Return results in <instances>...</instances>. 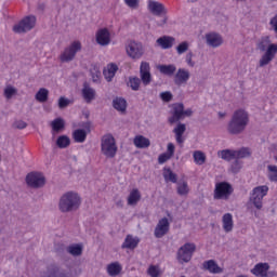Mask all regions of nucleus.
<instances>
[{"label": "nucleus", "mask_w": 277, "mask_h": 277, "mask_svg": "<svg viewBox=\"0 0 277 277\" xmlns=\"http://www.w3.org/2000/svg\"><path fill=\"white\" fill-rule=\"evenodd\" d=\"M250 124V114L246 109H237L233 113L227 123V132L229 135H241Z\"/></svg>", "instance_id": "f257e3e1"}, {"label": "nucleus", "mask_w": 277, "mask_h": 277, "mask_svg": "<svg viewBox=\"0 0 277 277\" xmlns=\"http://www.w3.org/2000/svg\"><path fill=\"white\" fill-rule=\"evenodd\" d=\"M256 50L261 51V53H264L260 58L259 63L260 68H263L276 57L277 44L272 43V39H269V36H264L258 40Z\"/></svg>", "instance_id": "f03ea898"}, {"label": "nucleus", "mask_w": 277, "mask_h": 277, "mask_svg": "<svg viewBox=\"0 0 277 277\" xmlns=\"http://www.w3.org/2000/svg\"><path fill=\"white\" fill-rule=\"evenodd\" d=\"M81 207V197L75 192H67L60 198L58 209L61 213H72Z\"/></svg>", "instance_id": "7ed1b4c3"}, {"label": "nucleus", "mask_w": 277, "mask_h": 277, "mask_svg": "<svg viewBox=\"0 0 277 277\" xmlns=\"http://www.w3.org/2000/svg\"><path fill=\"white\" fill-rule=\"evenodd\" d=\"M102 154L108 159H114L118 153V146H116V138L114 135L107 134L103 136L101 143Z\"/></svg>", "instance_id": "20e7f679"}, {"label": "nucleus", "mask_w": 277, "mask_h": 277, "mask_svg": "<svg viewBox=\"0 0 277 277\" xmlns=\"http://www.w3.org/2000/svg\"><path fill=\"white\" fill-rule=\"evenodd\" d=\"M267 192H269V187L267 185L253 188L249 198V205H253L258 211H261L263 209V198L267 196Z\"/></svg>", "instance_id": "39448f33"}, {"label": "nucleus", "mask_w": 277, "mask_h": 277, "mask_svg": "<svg viewBox=\"0 0 277 277\" xmlns=\"http://www.w3.org/2000/svg\"><path fill=\"white\" fill-rule=\"evenodd\" d=\"M194 110L188 108L185 110V105L183 103H177L173 105V115L169 117V124H175V122H181L184 118H192Z\"/></svg>", "instance_id": "423d86ee"}, {"label": "nucleus", "mask_w": 277, "mask_h": 277, "mask_svg": "<svg viewBox=\"0 0 277 277\" xmlns=\"http://www.w3.org/2000/svg\"><path fill=\"white\" fill-rule=\"evenodd\" d=\"M235 189L228 182H219L215 184L213 199L214 200H228Z\"/></svg>", "instance_id": "0eeeda50"}, {"label": "nucleus", "mask_w": 277, "mask_h": 277, "mask_svg": "<svg viewBox=\"0 0 277 277\" xmlns=\"http://www.w3.org/2000/svg\"><path fill=\"white\" fill-rule=\"evenodd\" d=\"M194 252H196V245L186 242L177 250L176 259L179 263H181V265H183V263H189L194 256Z\"/></svg>", "instance_id": "6e6552de"}, {"label": "nucleus", "mask_w": 277, "mask_h": 277, "mask_svg": "<svg viewBox=\"0 0 277 277\" xmlns=\"http://www.w3.org/2000/svg\"><path fill=\"white\" fill-rule=\"evenodd\" d=\"M36 27V16L28 15L24 17L18 24L13 26V31L15 34H27V31H31Z\"/></svg>", "instance_id": "1a4fd4ad"}, {"label": "nucleus", "mask_w": 277, "mask_h": 277, "mask_svg": "<svg viewBox=\"0 0 277 277\" xmlns=\"http://www.w3.org/2000/svg\"><path fill=\"white\" fill-rule=\"evenodd\" d=\"M26 183L34 189H40V187H44L47 184V179L44 175H42V173H28L26 176Z\"/></svg>", "instance_id": "9d476101"}, {"label": "nucleus", "mask_w": 277, "mask_h": 277, "mask_svg": "<svg viewBox=\"0 0 277 277\" xmlns=\"http://www.w3.org/2000/svg\"><path fill=\"white\" fill-rule=\"evenodd\" d=\"M81 51V42L80 41H74L68 48L64 50V52L61 55L62 62H72L75 60V56L77 53Z\"/></svg>", "instance_id": "9b49d317"}, {"label": "nucleus", "mask_w": 277, "mask_h": 277, "mask_svg": "<svg viewBox=\"0 0 277 277\" xmlns=\"http://www.w3.org/2000/svg\"><path fill=\"white\" fill-rule=\"evenodd\" d=\"M127 55L132 60H140L144 55V47L140 42L130 41L126 47Z\"/></svg>", "instance_id": "f8f14e48"}, {"label": "nucleus", "mask_w": 277, "mask_h": 277, "mask_svg": "<svg viewBox=\"0 0 277 277\" xmlns=\"http://www.w3.org/2000/svg\"><path fill=\"white\" fill-rule=\"evenodd\" d=\"M170 232V221H168V217L161 219L154 232L156 239H161V237H166L168 233Z\"/></svg>", "instance_id": "ddd939ff"}, {"label": "nucleus", "mask_w": 277, "mask_h": 277, "mask_svg": "<svg viewBox=\"0 0 277 277\" xmlns=\"http://www.w3.org/2000/svg\"><path fill=\"white\" fill-rule=\"evenodd\" d=\"M140 77L143 85H150L153 81V75L150 74V64L142 62L140 66Z\"/></svg>", "instance_id": "4468645a"}, {"label": "nucleus", "mask_w": 277, "mask_h": 277, "mask_svg": "<svg viewBox=\"0 0 277 277\" xmlns=\"http://www.w3.org/2000/svg\"><path fill=\"white\" fill-rule=\"evenodd\" d=\"M96 42L101 44V47H107L109 42H111V34H109V29L101 28L96 32Z\"/></svg>", "instance_id": "2eb2a0df"}, {"label": "nucleus", "mask_w": 277, "mask_h": 277, "mask_svg": "<svg viewBox=\"0 0 277 277\" xmlns=\"http://www.w3.org/2000/svg\"><path fill=\"white\" fill-rule=\"evenodd\" d=\"M148 10L154 14V16H161L167 13L166 6L161 2H157L155 0L148 1Z\"/></svg>", "instance_id": "dca6fc26"}, {"label": "nucleus", "mask_w": 277, "mask_h": 277, "mask_svg": "<svg viewBox=\"0 0 277 277\" xmlns=\"http://www.w3.org/2000/svg\"><path fill=\"white\" fill-rule=\"evenodd\" d=\"M206 42L208 47H212V49H217V47H222V36L211 32L206 35Z\"/></svg>", "instance_id": "f3484780"}, {"label": "nucleus", "mask_w": 277, "mask_h": 277, "mask_svg": "<svg viewBox=\"0 0 277 277\" xmlns=\"http://www.w3.org/2000/svg\"><path fill=\"white\" fill-rule=\"evenodd\" d=\"M82 97L84 98L85 103H91L94 101V98H96V90L91 88L88 82L83 83Z\"/></svg>", "instance_id": "a211bd4d"}, {"label": "nucleus", "mask_w": 277, "mask_h": 277, "mask_svg": "<svg viewBox=\"0 0 277 277\" xmlns=\"http://www.w3.org/2000/svg\"><path fill=\"white\" fill-rule=\"evenodd\" d=\"M185 131H187V126H185V123L182 122H179L176 127L173 129V133L175 134V141L179 144L185 143V137H183Z\"/></svg>", "instance_id": "6ab92c4d"}, {"label": "nucleus", "mask_w": 277, "mask_h": 277, "mask_svg": "<svg viewBox=\"0 0 277 277\" xmlns=\"http://www.w3.org/2000/svg\"><path fill=\"white\" fill-rule=\"evenodd\" d=\"M187 81H189V70H186L185 68H180L175 74V85H183V83H186Z\"/></svg>", "instance_id": "aec40b11"}, {"label": "nucleus", "mask_w": 277, "mask_h": 277, "mask_svg": "<svg viewBox=\"0 0 277 277\" xmlns=\"http://www.w3.org/2000/svg\"><path fill=\"white\" fill-rule=\"evenodd\" d=\"M267 272H269L268 263H259L251 269V274L260 277H267Z\"/></svg>", "instance_id": "412c9836"}, {"label": "nucleus", "mask_w": 277, "mask_h": 277, "mask_svg": "<svg viewBox=\"0 0 277 277\" xmlns=\"http://www.w3.org/2000/svg\"><path fill=\"white\" fill-rule=\"evenodd\" d=\"M176 39H174V37H170V36H162L160 38L157 39V44L158 47H161V49H172V47H174V42Z\"/></svg>", "instance_id": "4be33fe9"}, {"label": "nucleus", "mask_w": 277, "mask_h": 277, "mask_svg": "<svg viewBox=\"0 0 277 277\" xmlns=\"http://www.w3.org/2000/svg\"><path fill=\"white\" fill-rule=\"evenodd\" d=\"M48 277H70V273L61 269L56 265H51L48 268Z\"/></svg>", "instance_id": "5701e85b"}, {"label": "nucleus", "mask_w": 277, "mask_h": 277, "mask_svg": "<svg viewBox=\"0 0 277 277\" xmlns=\"http://www.w3.org/2000/svg\"><path fill=\"white\" fill-rule=\"evenodd\" d=\"M116 72H118V65L116 64H109L107 68L103 70L106 81H111L114 77H116Z\"/></svg>", "instance_id": "b1692460"}, {"label": "nucleus", "mask_w": 277, "mask_h": 277, "mask_svg": "<svg viewBox=\"0 0 277 277\" xmlns=\"http://www.w3.org/2000/svg\"><path fill=\"white\" fill-rule=\"evenodd\" d=\"M203 267L208 272H210V274H222V268L220 267V265H217L215 260H209L203 262Z\"/></svg>", "instance_id": "393cba45"}, {"label": "nucleus", "mask_w": 277, "mask_h": 277, "mask_svg": "<svg viewBox=\"0 0 277 277\" xmlns=\"http://www.w3.org/2000/svg\"><path fill=\"white\" fill-rule=\"evenodd\" d=\"M53 133H62L66 129V121L58 117L51 122Z\"/></svg>", "instance_id": "a878e982"}, {"label": "nucleus", "mask_w": 277, "mask_h": 277, "mask_svg": "<svg viewBox=\"0 0 277 277\" xmlns=\"http://www.w3.org/2000/svg\"><path fill=\"white\" fill-rule=\"evenodd\" d=\"M68 254L71 256H81L83 254V245L81 243H72L66 248Z\"/></svg>", "instance_id": "bb28decb"}, {"label": "nucleus", "mask_w": 277, "mask_h": 277, "mask_svg": "<svg viewBox=\"0 0 277 277\" xmlns=\"http://www.w3.org/2000/svg\"><path fill=\"white\" fill-rule=\"evenodd\" d=\"M140 243V239L133 238V236L128 235L122 243L121 248H127L128 250H135Z\"/></svg>", "instance_id": "cd10ccee"}, {"label": "nucleus", "mask_w": 277, "mask_h": 277, "mask_svg": "<svg viewBox=\"0 0 277 277\" xmlns=\"http://www.w3.org/2000/svg\"><path fill=\"white\" fill-rule=\"evenodd\" d=\"M122 272V265L118 262H113L107 265V274L108 276L116 277Z\"/></svg>", "instance_id": "c85d7f7f"}, {"label": "nucleus", "mask_w": 277, "mask_h": 277, "mask_svg": "<svg viewBox=\"0 0 277 277\" xmlns=\"http://www.w3.org/2000/svg\"><path fill=\"white\" fill-rule=\"evenodd\" d=\"M72 137L78 144H83L88 137V132L83 129H77L72 132Z\"/></svg>", "instance_id": "c756f323"}, {"label": "nucleus", "mask_w": 277, "mask_h": 277, "mask_svg": "<svg viewBox=\"0 0 277 277\" xmlns=\"http://www.w3.org/2000/svg\"><path fill=\"white\" fill-rule=\"evenodd\" d=\"M113 107L117 111H121V113L127 111V100L122 97H116L115 100H113Z\"/></svg>", "instance_id": "7c9ffc66"}, {"label": "nucleus", "mask_w": 277, "mask_h": 277, "mask_svg": "<svg viewBox=\"0 0 277 277\" xmlns=\"http://www.w3.org/2000/svg\"><path fill=\"white\" fill-rule=\"evenodd\" d=\"M134 146H136V148H148V146H150V140L138 135L134 137Z\"/></svg>", "instance_id": "2f4dec72"}, {"label": "nucleus", "mask_w": 277, "mask_h": 277, "mask_svg": "<svg viewBox=\"0 0 277 277\" xmlns=\"http://www.w3.org/2000/svg\"><path fill=\"white\" fill-rule=\"evenodd\" d=\"M223 228L225 233L233 230V214L226 213L223 215Z\"/></svg>", "instance_id": "473e14b6"}, {"label": "nucleus", "mask_w": 277, "mask_h": 277, "mask_svg": "<svg viewBox=\"0 0 277 277\" xmlns=\"http://www.w3.org/2000/svg\"><path fill=\"white\" fill-rule=\"evenodd\" d=\"M158 70L162 75H167V77H172L174 72H176V66L175 65H159Z\"/></svg>", "instance_id": "72a5a7b5"}, {"label": "nucleus", "mask_w": 277, "mask_h": 277, "mask_svg": "<svg viewBox=\"0 0 277 277\" xmlns=\"http://www.w3.org/2000/svg\"><path fill=\"white\" fill-rule=\"evenodd\" d=\"M163 179L164 181H169L170 183H179V179L174 172H172V169L164 168L163 169Z\"/></svg>", "instance_id": "f704fd0d"}, {"label": "nucleus", "mask_w": 277, "mask_h": 277, "mask_svg": "<svg viewBox=\"0 0 277 277\" xmlns=\"http://www.w3.org/2000/svg\"><path fill=\"white\" fill-rule=\"evenodd\" d=\"M35 98L39 103H47L49 101V91L44 88L39 89L35 95Z\"/></svg>", "instance_id": "c9c22d12"}, {"label": "nucleus", "mask_w": 277, "mask_h": 277, "mask_svg": "<svg viewBox=\"0 0 277 277\" xmlns=\"http://www.w3.org/2000/svg\"><path fill=\"white\" fill-rule=\"evenodd\" d=\"M141 198H142V195L140 194V190L133 189L128 197V205H131V206L137 205Z\"/></svg>", "instance_id": "e433bc0d"}, {"label": "nucleus", "mask_w": 277, "mask_h": 277, "mask_svg": "<svg viewBox=\"0 0 277 277\" xmlns=\"http://www.w3.org/2000/svg\"><path fill=\"white\" fill-rule=\"evenodd\" d=\"M142 85V80L138 77H130L128 81V88H131L133 92H137Z\"/></svg>", "instance_id": "4c0bfd02"}, {"label": "nucleus", "mask_w": 277, "mask_h": 277, "mask_svg": "<svg viewBox=\"0 0 277 277\" xmlns=\"http://www.w3.org/2000/svg\"><path fill=\"white\" fill-rule=\"evenodd\" d=\"M219 157H221V159H224V161H233V159H236L235 150L223 149L219 151Z\"/></svg>", "instance_id": "58836bf2"}, {"label": "nucleus", "mask_w": 277, "mask_h": 277, "mask_svg": "<svg viewBox=\"0 0 277 277\" xmlns=\"http://www.w3.org/2000/svg\"><path fill=\"white\" fill-rule=\"evenodd\" d=\"M56 146L58 148H68L70 146V138L66 135H61L56 140Z\"/></svg>", "instance_id": "ea45409f"}, {"label": "nucleus", "mask_w": 277, "mask_h": 277, "mask_svg": "<svg viewBox=\"0 0 277 277\" xmlns=\"http://www.w3.org/2000/svg\"><path fill=\"white\" fill-rule=\"evenodd\" d=\"M177 194L179 196H187L189 194L187 182H177Z\"/></svg>", "instance_id": "a19ab883"}, {"label": "nucleus", "mask_w": 277, "mask_h": 277, "mask_svg": "<svg viewBox=\"0 0 277 277\" xmlns=\"http://www.w3.org/2000/svg\"><path fill=\"white\" fill-rule=\"evenodd\" d=\"M250 155H251L250 148L248 147H242L239 150H235V157L238 160L246 159V157H250Z\"/></svg>", "instance_id": "79ce46f5"}, {"label": "nucleus", "mask_w": 277, "mask_h": 277, "mask_svg": "<svg viewBox=\"0 0 277 277\" xmlns=\"http://www.w3.org/2000/svg\"><path fill=\"white\" fill-rule=\"evenodd\" d=\"M195 163H198V166H202L205 161H207V156H205V153L197 150L193 155Z\"/></svg>", "instance_id": "37998d69"}, {"label": "nucleus", "mask_w": 277, "mask_h": 277, "mask_svg": "<svg viewBox=\"0 0 277 277\" xmlns=\"http://www.w3.org/2000/svg\"><path fill=\"white\" fill-rule=\"evenodd\" d=\"M18 93V90H16V88L12 87V85H8L4 89V96L5 98H8L10 101V98H12V96H15V94Z\"/></svg>", "instance_id": "c03bdc74"}, {"label": "nucleus", "mask_w": 277, "mask_h": 277, "mask_svg": "<svg viewBox=\"0 0 277 277\" xmlns=\"http://www.w3.org/2000/svg\"><path fill=\"white\" fill-rule=\"evenodd\" d=\"M268 172H269V174H268L269 181L277 183V167L268 166Z\"/></svg>", "instance_id": "a18cd8bd"}, {"label": "nucleus", "mask_w": 277, "mask_h": 277, "mask_svg": "<svg viewBox=\"0 0 277 277\" xmlns=\"http://www.w3.org/2000/svg\"><path fill=\"white\" fill-rule=\"evenodd\" d=\"M241 170V161L237 158H235V160L233 161L232 166H230V171L233 172V174H238V172Z\"/></svg>", "instance_id": "49530a36"}, {"label": "nucleus", "mask_w": 277, "mask_h": 277, "mask_svg": "<svg viewBox=\"0 0 277 277\" xmlns=\"http://www.w3.org/2000/svg\"><path fill=\"white\" fill-rule=\"evenodd\" d=\"M188 49H189V43H187V41H184L176 47V51L179 55H183V53H186Z\"/></svg>", "instance_id": "de8ad7c7"}, {"label": "nucleus", "mask_w": 277, "mask_h": 277, "mask_svg": "<svg viewBox=\"0 0 277 277\" xmlns=\"http://www.w3.org/2000/svg\"><path fill=\"white\" fill-rule=\"evenodd\" d=\"M68 105H70V100H68L67 97L65 96H61L58 98V107L61 109H66V107H68Z\"/></svg>", "instance_id": "09e8293b"}, {"label": "nucleus", "mask_w": 277, "mask_h": 277, "mask_svg": "<svg viewBox=\"0 0 277 277\" xmlns=\"http://www.w3.org/2000/svg\"><path fill=\"white\" fill-rule=\"evenodd\" d=\"M173 97L174 96L172 95V92H170V91H166V92L160 93V98L164 103H170V101H172Z\"/></svg>", "instance_id": "8fccbe9b"}, {"label": "nucleus", "mask_w": 277, "mask_h": 277, "mask_svg": "<svg viewBox=\"0 0 277 277\" xmlns=\"http://www.w3.org/2000/svg\"><path fill=\"white\" fill-rule=\"evenodd\" d=\"M124 3L132 10H137V8H140V0H124Z\"/></svg>", "instance_id": "3c124183"}, {"label": "nucleus", "mask_w": 277, "mask_h": 277, "mask_svg": "<svg viewBox=\"0 0 277 277\" xmlns=\"http://www.w3.org/2000/svg\"><path fill=\"white\" fill-rule=\"evenodd\" d=\"M12 128L18 129L19 131L23 129H27V122H25L23 120H16L13 122Z\"/></svg>", "instance_id": "603ef678"}, {"label": "nucleus", "mask_w": 277, "mask_h": 277, "mask_svg": "<svg viewBox=\"0 0 277 277\" xmlns=\"http://www.w3.org/2000/svg\"><path fill=\"white\" fill-rule=\"evenodd\" d=\"M148 274L151 277H159V268L155 265L149 266Z\"/></svg>", "instance_id": "864d4df0"}, {"label": "nucleus", "mask_w": 277, "mask_h": 277, "mask_svg": "<svg viewBox=\"0 0 277 277\" xmlns=\"http://www.w3.org/2000/svg\"><path fill=\"white\" fill-rule=\"evenodd\" d=\"M169 159H172V157L169 156L167 153L161 154V155L158 157V163H160V164L166 163V161H169Z\"/></svg>", "instance_id": "5fc2aeb1"}, {"label": "nucleus", "mask_w": 277, "mask_h": 277, "mask_svg": "<svg viewBox=\"0 0 277 277\" xmlns=\"http://www.w3.org/2000/svg\"><path fill=\"white\" fill-rule=\"evenodd\" d=\"M192 57H194V54L192 52H189L186 55V63L188 64V66H190L192 68H194V66H196V63H194V61H192Z\"/></svg>", "instance_id": "6e6d98bb"}, {"label": "nucleus", "mask_w": 277, "mask_h": 277, "mask_svg": "<svg viewBox=\"0 0 277 277\" xmlns=\"http://www.w3.org/2000/svg\"><path fill=\"white\" fill-rule=\"evenodd\" d=\"M81 127H82V130L85 131L87 134H88V133H90V131H91L92 122H90V121L83 122V123L81 124Z\"/></svg>", "instance_id": "4d7b16f0"}, {"label": "nucleus", "mask_w": 277, "mask_h": 277, "mask_svg": "<svg viewBox=\"0 0 277 277\" xmlns=\"http://www.w3.org/2000/svg\"><path fill=\"white\" fill-rule=\"evenodd\" d=\"M174 150H175V147L172 143H169L168 146H167V155L171 156V157H174Z\"/></svg>", "instance_id": "13d9d810"}, {"label": "nucleus", "mask_w": 277, "mask_h": 277, "mask_svg": "<svg viewBox=\"0 0 277 277\" xmlns=\"http://www.w3.org/2000/svg\"><path fill=\"white\" fill-rule=\"evenodd\" d=\"M269 25L273 27L274 31L277 34V15L271 18Z\"/></svg>", "instance_id": "bf43d9fd"}, {"label": "nucleus", "mask_w": 277, "mask_h": 277, "mask_svg": "<svg viewBox=\"0 0 277 277\" xmlns=\"http://www.w3.org/2000/svg\"><path fill=\"white\" fill-rule=\"evenodd\" d=\"M168 23V16H164L160 22H156L158 27H163Z\"/></svg>", "instance_id": "052dcab7"}, {"label": "nucleus", "mask_w": 277, "mask_h": 277, "mask_svg": "<svg viewBox=\"0 0 277 277\" xmlns=\"http://www.w3.org/2000/svg\"><path fill=\"white\" fill-rule=\"evenodd\" d=\"M98 77H101V71L95 70V74L92 72V79L94 82L98 81Z\"/></svg>", "instance_id": "680f3d73"}, {"label": "nucleus", "mask_w": 277, "mask_h": 277, "mask_svg": "<svg viewBox=\"0 0 277 277\" xmlns=\"http://www.w3.org/2000/svg\"><path fill=\"white\" fill-rule=\"evenodd\" d=\"M116 205L119 207V208H122L124 206V203L122 202V200H118L116 202Z\"/></svg>", "instance_id": "e2e57ef3"}, {"label": "nucleus", "mask_w": 277, "mask_h": 277, "mask_svg": "<svg viewBox=\"0 0 277 277\" xmlns=\"http://www.w3.org/2000/svg\"><path fill=\"white\" fill-rule=\"evenodd\" d=\"M226 117V113H219V118H225Z\"/></svg>", "instance_id": "0e129e2a"}]
</instances>
